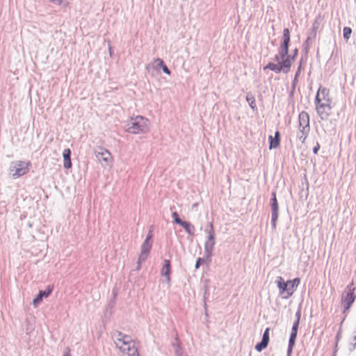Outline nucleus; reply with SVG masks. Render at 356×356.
Here are the masks:
<instances>
[{"label": "nucleus", "instance_id": "nucleus-1", "mask_svg": "<svg viewBox=\"0 0 356 356\" xmlns=\"http://www.w3.org/2000/svg\"><path fill=\"white\" fill-rule=\"evenodd\" d=\"M300 282V280L298 277L285 282L281 276L277 277L275 280L280 295L282 296L284 299H287L293 295Z\"/></svg>", "mask_w": 356, "mask_h": 356}, {"label": "nucleus", "instance_id": "nucleus-2", "mask_svg": "<svg viewBox=\"0 0 356 356\" xmlns=\"http://www.w3.org/2000/svg\"><path fill=\"white\" fill-rule=\"evenodd\" d=\"M148 129V120L141 115L132 118L127 122V131L131 134H137L145 132Z\"/></svg>", "mask_w": 356, "mask_h": 356}, {"label": "nucleus", "instance_id": "nucleus-3", "mask_svg": "<svg viewBox=\"0 0 356 356\" xmlns=\"http://www.w3.org/2000/svg\"><path fill=\"white\" fill-rule=\"evenodd\" d=\"M113 336L118 341L121 342L124 346V347H120L123 353H127L129 355H134L135 353H138L137 349L135 348L134 346L132 347L131 346V339L129 336L126 335L120 331H115Z\"/></svg>", "mask_w": 356, "mask_h": 356}, {"label": "nucleus", "instance_id": "nucleus-4", "mask_svg": "<svg viewBox=\"0 0 356 356\" xmlns=\"http://www.w3.org/2000/svg\"><path fill=\"white\" fill-rule=\"evenodd\" d=\"M29 162L22 161H14L10 163L9 171L13 179H17L26 174L29 171Z\"/></svg>", "mask_w": 356, "mask_h": 356}, {"label": "nucleus", "instance_id": "nucleus-5", "mask_svg": "<svg viewBox=\"0 0 356 356\" xmlns=\"http://www.w3.org/2000/svg\"><path fill=\"white\" fill-rule=\"evenodd\" d=\"M331 102L328 103H321V101L319 99V95H316L315 97V106L316 112L320 117V118L323 120H326L328 119L332 107L330 106Z\"/></svg>", "mask_w": 356, "mask_h": 356}, {"label": "nucleus", "instance_id": "nucleus-6", "mask_svg": "<svg viewBox=\"0 0 356 356\" xmlns=\"http://www.w3.org/2000/svg\"><path fill=\"white\" fill-rule=\"evenodd\" d=\"M215 243V233L213 226V224L210 222L209 229L208 230L207 239L204 243V252L207 258L211 257Z\"/></svg>", "mask_w": 356, "mask_h": 356}, {"label": "nucleus", "instance_id": "nucleus-7", "mask_svg": "<svg viewBox=\"0 0 356 356\" xmlns=\"http://www.w3.org/2000/svg\"><path fill=\"white\" fill-rule=\"evenodd\" d=\"M354 292L350 291H344L341 296V304L343 307V313L348 310L355 300Z\"/></svg>", "mask_w": 356, "mask_h": 356}, {"label": "nucleus", "instance_id": "nucleus-8", "mask_svg": "<svg viewBox=\"0 0 356 356\" xmlns=\"http://www.w3.org/2000/svg\"><path fill=\"white\" fill-rule=\"evenodd\" d=\"M151 248H152V243L149 241L145 239L144 242L143 243V244L141 245V251H140V254L138 257V262H137V264H138V266L136 268L137 270L140 269V264L147 259Z\"/></svg>", "mask_w": 356, "mask_h": 356}, {"label": "nucleus", "instance_id": "nucleus-9", "mask_svg": "<svg viewBox=\"0 0 356 356\" xmlns=\"http://www.w3.org/2000/svg\"><path fill=\"white\" fill-rule=\"evenodd\" d=\"M272 196L273 197H272L271 203H270L271 212H272V213H271V225H272L273 229H276V222L278 218L279 207H278V202H277V200L276 198L275 192L272 193Z\"/></svg>", "mask_w": 356, "mask_h": 356}, {"label": "nucleus", "instance_id": "nucleus-10", "mask_svg": "<svg viewBox=\"0 0 356 356\" xmlns=\"http://www.w3.org/2000/svg\"><path fill=\"white\" fill-rule=\"evenodd\" d=\"M97 159L102 163L104 162L105 164L108 165L111 161V154L107 150L102 147H98L95 152Z\"/></svg>", "mask_w": 356, "mask_h": 356}, {"label": "nucleus", "instance_id": "nucleus-11", "mask_svg": "<svg viewBox=\"0 0 356 356\" xmlns=\"http://www.w3.org/2000/svg\"><path fill=\"white\" fill-rule=\"evenodd\" d=\"M53 289H54L53 286L49 285L46 288V289L40 291L38 294L33 299V305L35 307H37L38 305V304L42 302L43 298H47L51 293Z\"/></svg>", "mask_w": 356, "mask_h": 356}, {"label": "nucleus", "instance_id": "nucleus-12", "mask_svg": "<svg viewBox=\"0 0 356 356\" xmlns=\"http://www.w3.org/2000/svg\"><path fill=\"white\" fill-rule=\"evenodd\" d=\"M269 332H270V328L267 327L264 330V334L262 335L261 341L259 343L256 344L255 349L258 352L262 351L264 349H265L268 346V343H269V340H270Z\"/></svg>", "mask_w": 356, "mask_h": 356}, {"label": "nucleus", "instance_id": "nucleus-13", "mask_svg": "<svg viewBox=\"0 0 356 356\" xmlns=\"http://www.w3.org/2000/svg\"><path fill=\"white\" fill-rule=\"evenodd\" d=\"M319 95V99L321 101V103L331 102V99L330 98V91L328 89L320 87L316 95Z\"/></svg>", "mask_w": 356, "mask_h": 356}, {"label": "nucleus", "instance_id": "nucleus-14", "mask_svg": "<svg viewBox=\"0 0 356 356\" xmlns=\"http://www.w3.org/2000/svg\"><path fill=\"white\" fill-rule=\"evenodd\" d=\"M269 149L277 148L280 144V133L277 131L275 133V136H269Z\"/></svg>", "mask_w": 356, "mask_h": 356}, {"label": "nucleus", "instance_id": "nucleus-15", "mask_svg": "<svg viewBox=\"0 0 356 356\" xmlns=\"http://www.w3.org/2000/svg\"><path fill=\"white\" fill-rule=\"evenodd\" d=\"M63 166L65 169L72 168L71 162V150L69 148L65 149L63 152Z\"/></svg>", "mask_w": 356, "mask_h": 356}, {"label": "nucleus", "instance_id": "nucleus-16", "mask_svg": "<svg viewBox=\"0 0 356 356\" xmlns=\"http://www.w3.org/2000/svg\"><path fill=\"white\" fill-rule=\"evenodd\" d=\"M293 60L291 59V56L282 59L281 62H279L282 71L286 74L290 71L291 67V62Z\"/></svg>", "mask_w": 356, "mask_h": 356}, {"label": "nucleus", "instance_id": "nucleus-17", "mask_svg": "<svg viewBox=\"0 0 356 356\" xmlns=\"http://www.w3.org/2000/svg\"><path fill=\"white\" fill-rule=\"evenodd\" d=\"M171 273V266L170 260L165 259L163 268L161 270V275L166 277L167 281L169 282L170 280V275Z\"/></svg>", "mask_w": 356, "mask_h": 356}, {"label": "nucleus", "instance_id": "nucleus-18", "mask_svg": "<svg viewBox=\"0 0 356 356\" xmlns=\"http://www.w3.org/2000/svg\"><path fill=\"white\" fill-rule=\"evenodd\" d=\"M299 125L300 127H309V115L305 111H302L299 114Z\"/></svg>", "mask_w": 356, "mask_h": 356}, {"label": "nucleus", "instance_id": "nucleus-19", "mask_svg": "<svg viewBox=\"0 0 356 356\" xmlns=\"http://www.w3.org/2000/svg\"><path fill=\"white\" fill-rule=\"evenodd\" d=\"M290 39H291L290 31L288 28H286L283 30V37H282V41L281 42L280 47L289 49Z\"/></svg>", "mask_w": 356, "mask_h": 356}, {"label": "nucleus", "instance_id": "nucleus-20", "mask_svg": "<svg viewBox=\"0 0 356 356\" xmlns=\"http://www.w3.org/2000/svg\"><path fill=\"white\" fill-rule=\"evenodd\" d=\"M296 337H297V334L291 332L289 339L288 348H287V356L291 355L293 348L296 343Z\"/></svg>", "mask_w": 356, "mask_h": 356}, {"label": "nucleus", "instance_id": "nucleus-21", "mask_svg": "<svg viewBox=\"0 0 356 356\" xmlns=\"http://www.w3.org/2000/svg\"><path fill=\"white\" fill-rule=\"evenodd\" d=\"M267 69H269V70L273 71L276 74H279L281 72H282V69L280 67V63L275 64V63L270 62L264 67V70H266Z\"/></svg>", "mask_w": 356, "mask_h": 356}, {"label": "nucleus", "instance_id": "nucleus-22", "mask_svg": "<svg viewBox=\"0 0 356 356\" xmlns=\"http://www.w3.org/2000/svg\"><path fill=\"white\" fill-rule=\"evenodd\" d=\"M189 235H194L195 227L189 222L183 221L180 225Z\"/></svg>", "mask_w": 356, "mask_h": 356}, {"label": "nucleus", "instance_id": "nucleus-23", "mask_svg": "<svg viewBox=\"0 0 356 356\" xmlns=\"http://www.w3.org/2000/svg\"><path fill=\"white\" fill-rule=\"evenodd\" d=\"M246 100L248 102L250 108L252 110H255L257 108V106H256V104H255V98H254V95L252 92H248L247 93V95H246Z\"/></svg>", "mask_w": 356, "mask_h": 356}, {"label": "nucleus", "instance_id": "nucleus-24", "mask_svg": "<svg viewBox=\"0 0 356 356\" xmlns=\"http://www.w3.org/2000/svg\"><path fill=\"white\" fill-rule=\"evenodd\" d=\"M279 55L281 59L290 56V55L289 54V49L280 47L279 49Z\"/></svg>", "mask_w": 356, "mask_h": 356}, {"label": "nucleus", "instance_id": "nucleus-25", "mask_svg": "<svg viewBox=\"0 0 356 356\" xmlns=\"http://www.w3.org/2000/svg\"><path fill=\"white\" fill-rule=\"evenodd\" d=\"M352 33V29L350 27H344L343 30V35L346 40H348L350 38V36Z\"/></svg>", "mask_w": 356, "mask_h": 356}, {"label": "nucleus", "instance_id": "nucleus-26", "mask_svg": "<svg viewBox=\"0 0 356 356\" xmlns=\"http://www.w3.org/2000/svg\"><path fill=\"white\" fill-rule=\"evenodd\" d=\"M172 217L173 218L174 222L179 225H180L181 222L184 221L179 218V214L176 211L172 213Z\"/></svg>", "mask_w": 356, "mask_h": 356}, {"label": "nucleus", "instance_id": "nucleus-27", "mask_svg": "<svg viewBox=\"0 0 356 356\" xmlns=\"http://www.w3.org/2000/svg\"><path fill=\"white\" fill-rule=\"evenodd\" d=\"M308 136L307 134H303L302 132H299L298 131L297 134H296V138L298 139H299V140L302 143H304L307 137Z\"/></svg>", "mask_w": 356, "mask_h": 356}, {"label": "nucleus", "instance_id": "nucleus-28", "mask_svg": "<svg viewBox=\"0 0 356 356\" xmlns=\"http://www.w3.org/2000/svg\"><path fill=\"white\" fill-rule=\"evenodd\" d=\"M314 37H315V33L314 34L313 37L308 36L307 40H306V41L305 42L303 46H304V48H305V50L306 53L308 51L309 45L311 41L312 40L313 38H314Z\"/></svg>", "mask_w": 356, "mask_h": 356}, {"label": "nucleus", "instance_id": "nucleus-29", "mask_svg": "<svg viewBox=\"0 0 356 356\" xmlns=\"http://www.w3.org/2000/svg\"><path fill=\"white\" fill-rule=\"evenodd\" d=\"M174 350L175 356H184V350L181 346H177Z\"/></svg>", "mask_w": 356, "mask_h": 356}, {"label": "nucleus", "instance_id": "nucleus-30", "mask_svg": "<svg viewBox=\"0 0 356 356\" xmlns=\"http://www.w3.org/2000/svg\"><path fill=\"white\" fill-rule=\"evenodd\" d=\"M310 131V127H305L303 126L300 127L298 126V131L299 132H302L303 134H307L309 135Z\"/></svg>", "mask_w": 356, "mask_h": 356}, {"label": "nucleus", "instance_id": "nucleus-31", "mask_svg": "<svg viewBox=\"0 0 356 356\" xmlns=\"http://www.w3.org/2000/svg\"><path fill=\"white\" fill-rule=\"evenodd\" d=\"M300 70H301V61L300 62V65H299V67L298 68V70L295 74V77H294V79H293V86L295 87V84L297 81V79H298V77L300 74Z\"/></svg>", "mask_w": 356, "mask_h": 356}, {"label": "nucleus", "instance_id": "nucleus-32", "mask_svg": "<svg viewBox=\"0 0 356 356\" xmlns=\"http://www.w3.org/2000/svg\"><path fill=\"white\" fill-rule=\"evenodd\" d=\"M299 324L300 323H298V321H294L293 324V326H292V328H291V332H293V333L298 334V330Z\"/></svg>", "mask_w": 356, "mask_h": 356}, {"label": "nucleus", "instance_id": "nucleus-33", "mask_svg": "<svg viewBox=\"0 0 356 356\" xmlns=\"http://www.w3.org/2000/svg\"><path fill=\"white\" fill-rule=\"evenodd\" d=\"M341 337V327H339L336 337H335V341H336V347L338 346L339 341Z\"/></svg>", "mask_w": 356, "mask_h": 356}, {"label": "nucleus", "instance_id": "nucleus-34", "mask_svg": "<svg viewBox=\"0 0 356 356\" xmlns=\"http://www.w3.org/2000/svg\"><path fill=\"white\" fill-rule=\"evenodd\" d=\"M204 259L200 258V257L197 258V259L195 262V269H198L200 268V265L204 263Z\"/></svg>", "mask_w": 356, "mask_h": 356}, {"label": "nucleus", "instance_id": "nucleus-35", "mask_svg": "<svg viewBox=\"0 0 356 356\" xmlns=\"http://www.w3.org/2000/svg\"><path fill=\"white\" fill-rule=\"evenodd\" d=\"M154 62L155 63H156L157 66L159 67H161L163 65H164V62L162 59L161 58H155Z\"/></svg>", "mask_w": 356, "mask_h": 356}, {"label": "nucleus", "instance_id": "nucleus-36", "mask_svg": "<svg viewBox=\"0 0 356 356\" xmlns=\"http://www.w3.org/2000/svg\"><path fill=\"white\" fill-rule=\"evenodd\" d=\"M163 70V72L168 74V75H170L171 72L170 70L168 69V67H167V65L165 64H164V65H163L161 67Z\"/></svg>", "mask_w": 356, "mask_h": 356}, {"label": "nucleus", "instance_id": "nucleus-37", "mask_svg": "<svg viewBox=\"0 0 356 356\" xmlns=\"http://www.w3.org/2000/svg\"><path fill=\"white\" fill-rule=\"evenodd\" d=\"M298 49L297 48H296L295 49H293V54L292 55H290L291 56V59L293 61L296 56H298Z\"/></svg>", "mask_w": 356, "mask_h": 356}, {"label": "nucleus", "instance_id": "nucleus-38", "mask_svg": "<svg viewBox=\"0 0 356 356\" xmlns=\"http://www.w3.org/2000/svg\"><path fill=\"white\" fill-rule=\"evenodd\" d=\"M178 337H176L175 339V341L172 342V346L174 348V349L176 348L177 346H181L180 343H178Z\"/></svg>", "mask_w": 356, "mask_h": 356}, {"label": "nucleus", "instance_id": "nucleus-39", "mask_svg": "<svg viewBox=\"0 0 356 356\" xmlns=\"http://www.w3.org/2000/svg\"><path fill=\"white\" fill-rule=\"evenodd\" d=\"M300 316H301L300 310H298L296 313V320H295V321H298V323H300Z\"/></svg>", "mask_w": 356, "mask_h": 356}, {"label": "nucleus", "instance_id": "nucleus-40", "mask_svg": "<svg viewBox=\"0 0 356 356\" xmlns=\"http://www.w3.org/2000/svg\"><path fill=\"white\" fill-rule=\"evenodd\" d=\"M353 282L350 283V284L347 286V287H346V290H345V291H350V290L351 291L354 292L355 288H354V287H353Z\"/></svg>", "mask_w": 356, "mask_h": 356}, {"label": "nucleus", "instance_id": "nucleus-41", "mask_svg": "<svg viewBox=\"0 0 356 356\" xmlns=\"http://www.w3.org/2000/svg\"><path fill=\"white\" fill-rule=\"evenodd\" d=\"M152 237H153L152 232V230H149L147 235L146 236L145 240L150 241Z\"/></svg>", "mask_w": 356, "mask_h": 356}, {"label": "nucleus", "instance_id": "nucleus-42", "mask_svg": "<svg viewBox=\"0 0 356 356\" xmlns=\"http://www.w3.org/2000/svg\"><path fill=\"white\" fill-rule=\"evenodd\" d=\"M353 341H354V343H351L352 348H350V350H351V351L355 350L356 348V335L353 337Z\"/></svg>", "mask_w": 356, "mask_h": 356}, {"label": "nucleus", "instance_id": "nucleus-43", "mask_svg": "<svg viewBox=\"0 0 356 356\" xmlns=\"http://www.w3.org/2000/svg\"><path fill=\"white\" fill-rule=\"evenodd\" d=\"M63 356H72L71 353H70V349L69 348H65V350Z\"/></svg>", "mask_w": 356, "mask_h": 356}, {"label": "nucleus", "instance_id": "nucleus-44", "mask_svg": "<svg viewBox=\"0 0 356 356\" xmlns=\"http://www.w3.org/2000/svg\"><path fill=\"white\" fill-rule=\"evenodd\" d=\"M320 149V145L318 143L316 144V145L315 147H313V153L314 154H317L318 150Z\"/></svg>", "mask_w": 356, "mask_h": 356}, {"label": "nucleus", "instance_id": "nucleus-45", "mask_svg": "<svg viewBox=\"0 0 356 356\" xmlns=\"http://www.w3.org/2000/svg\"><path fill=\"white\" fill-rule=\"evenodd\" d=\"M280 58H280L279 54L278 55H275V57H274V60L277 62V64H279V62H281L280 61Z\"/></svg>", "mask_w": 356, "mask_h": 356}, {"label": "nucleus", "instance_id": "nucleus-46", "mask_svg": "<svg viewBox=\"0 0 356 356\" xmlns=\"http://www.w3.org/2000/svg\"><path fill=\"white\" fill-rule=\"evenodd\" d=\"M204 309H205V314H206V315H207V305H206L205 302H204Z\"/></svg>", "mask_w": 356, "mask_h": 356}, {"label": "nucleus", "instance_id": "nucleus-47", "mask_svg": "<svg viewBox=\"0 0 356 356\" xmlns=\"http://www.w3.org/2000/svg\"><path fill=\"white\" fill-rule=\"evenodd\" d=\"M207 291V287H205L204 295H206ZM205 298H206V297H205V296H204V299L205 300Z\"/></svg>", "mask_w": 356, "mask_h": 356}, {"label": "nucleus", "instance_id": "nucleus-48", "mask_svg": "<svg viewBox=\"0 0 356 356\" xmlns=\"http://www.w3.org/2000/svg\"><path fill=\"white\" fill-rule=\"evenodd\" d=\"M197 204H198L197 203H194V204H193V206H192V207H193V208H194V207H197Z\"/></svg>", "mask_w": 356, "mask_h": 356}, {"label": "nucleus", "instance_id": "nucleus-49", "mask_svg": "<svg viewBox=\"0 0 356 356\" xmlns=\"http://www.w3.org/2000/svg\"><path fill=\"white\" fill-rule=\"evenodd\" d=\"M337 347H336V345L334 346V353H337Z\"/></svg>", "mask_w": 356, "mask_h": 356}]
</instances>
